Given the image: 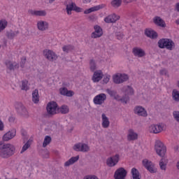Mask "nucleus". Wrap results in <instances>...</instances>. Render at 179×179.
Returning a JSON list of instances; mask_svg holds the SVG:
<instances>
[{
    "label": "nucleus",
    "mask_w": 179,
    "mask_h": 179,
    "mask_svg": "<svg viewBox=\"0 0 179 179\" xmlns=\"http://www.w3.org/2000/svg\"><path fill=\"white\" fill-rule=\"evenodd\" d=\"M15 153V146L11 144H4L0 147V156L3 159H6Z\"/></svg>",
    "instance_id": "f257e3e1"
},
{
    "label": "nucleus",
    "mask_w": 179,
    "mask_h": 179,
    "mask_svg": "<svg viewBox=\"0 0 179 179\" xmlns=\"http://www.w3.org/2000/svg\"><path fill=\"white\" fill-rule=\"evenodd\" d=\"M158 47L159 48H166V50H169V51H172V50L176 47V44L171 39L169 38H163L160 39L158 41Z\"/></svg>",
    "instance_id": "f03ea898"
},
{
    "label": "nucleus",
    "mask_w": 179,
    "mask_h": 179,
    "mask_svg": "<svg viewBox=\"0 0 179 179\" xmlns=\"http://www.w3.org/2000/svg\"><path fill=\"white\" fill-rule=\"evenodd\" d=\"M155 149L157 154L158 156H160V157H164V156H166L167 148L162 141L158 140L155 142Z\"/></svg>",
    "instance_id": "7ed1b4c3"
},
{
    "label": "nucleus",
    "mask_w": 179,
    "mask_h": 179,
    "mask_svg": "<svg viewBox=\"0 0 179 179\" xmlns=\"http://www.w3.org/2000/svg\"><path fill=\"white\" fill-rule=\"evenodd\" d=\"M142 164L148 171L151 173L152 174H155V173H157V168L155 166V164L152 162V161L148 159H144L142 161Z\"/></svg>",
    "instance_id": "20e7f679"
},
{
    "label": "nucleus",
    "mask_w": 179,
    "mask_h": 179,
    "mask_svg": "<svg viewBox=\"0 0 179 179\" xmlns=\"http://www.w3.org/2000/svg\"><path fill=\"white\" fill-rule=\"evenodd\" d=\"M114 83L117 85H120V83H122L124 82H127L129 77L127 74L117 73L113 76V77Z\"/></svg>",
    "instance_id": "39448f33"
},
{
    "label": "nucleus",
    "mask_w": 179,
    "mask_h": 179,
    "mask_svg": "<svg viewBox=\"0 0 179 179\" xmlns=\"http://www.w3.org/2000/svg\"><path fill=\"white\" fill-rule=\"evenodd\" d=\"M164 124H152L149 127V131L151 134H160L164 129Z\"/></svg>",
    "instance_id": "423d86ee"
},
{
    "label": "nucleus",
    "mask_w": 179,
    "mask_h": 179,
    "mask_svg": "<svg viewBox=\"0 0 179 179\" xmlns=\"http://www.w3.org/2000/svg\"><path fill=\"white\" fill-rule=\"evenodd\" d=\"M66 10L67 15H72V10L80 13L82 12L83 9L80 7H78L76 3L71 2L70 4L66 5Z\"/></svg>",
    "instance_id": "0eeeda50"
},
{
    "label": "nucleus",
    "mask_w": 179,
    "mask_h": 179,
    "mask_svg": "<svg viewBox=\"0 0 179 179\" xmlns=\"http://www.w3.org/2000/svg\"><path fill=\"white\" fill-rule=\"evenodd\" d=\"M43 55L46 59H48V61H55L57 60V58H58V56L52 50H50L48 49H45L43 50Z\"/></svg>",
    "instance_id": "6e6552de"
},
{
    "label": "nucleus",
    "mask_w": 179,
    "mask_h": 179,
    "mask_svg": "<svg viewBox=\"0 0 179 179\" xmlns=\"http://www.w3.org/2000/svg\"><path fill=\"white\" fill-rule=\"evenodd\" d=\"M58 108V105L55 101H51L48 103L46 107V110L48 113L50 114V115H54V114H57V108Z\"/></svg>",
    "instance_id": "1a4fd4ad"
},
{
    "label": "nucleus",
    "mask_w": 179,
    "mask_h": 179,
    "mask_svg": "<svg viewBox=\"0 0 179 179\" xmlns=\"http://www.w3.org/2000/svg\"><path fill=\"white\" fill-rule=\"evenodd\" d=\"M127 170L124 168H119L116 170L115 172V179H125V177H127Z\"/></svg>",
    "instance_id": "9d476101"
},
{
    "label": "nucleus",
    "mask_w": 179,
    "mask_h": 179,
    "mask_svg": "<svg viewBox=\"0 0 179 179\" xmlns=\"http://www.w3.org/2000/svg\"><path fill=\"white\" fill-rule=\"evenodd\" d=\"M73 149L76 152H89L90 148L87 144L79 143L73 146Z\"/></svg>",
    "instance_id": "9b49d317"
},
{
    "label": "nucleus",
    "mask_w": 179,
    "mask_h": 179,
    "mask_svg": "<svg viewBox=\"0 0 179 179\" xmlns=\"http://www.w3.org/2000/svg\"><path fill=\"white\" fill-rule=\"evenodd\" d=\"M107 99V95L106 94H99L94 98V104L101 105Z\"/></svg>",
    "instance_id": "f8f14e48"
},
{
    "label": "nucleus",
    "mask_w": 179,
    "mask_h": 179,
    "mask_svg": "<svg viewBox=\"0 0 179 179\" xmlns=\"http://www.w3.org/2000/svg\"><path fill=\"white\" fill-rule=\"evenodd\" d=\"M132 53L134 54V57H138V58H142L146 55V52L145 50L142 49L140 47H135L132 50Z\"/></svg>",
    "instance_id": "ddd939ff"
},
{
    "label": "nucleus",
    "mask_w": 179,
    "mask_h": 179,
    "mask_svg": "<svg viewBox=\"0 0 179 179\" xmlns=\"http://www.w3.org/2000/svg\"><path fill=\"white\" fill-rule=\"evenodd\" d=\"M8 71H17L19 69V64L10 60H6L5 62Z\"/></svg>",
    "instance_id": "4468645a"
},
{
    "label": "nucleus",
    "mask_w": 179,
    "mask_h": 179,
    "mask_svg": "<svg viewBox=\"0 0 179 179\" xmlns=\"http://www.w3.org/2000/svg\"><path fill=\"white\" fill-rule=\"evenodd\" d=\"M94 29L95 31L91 35L92 38H99L103 36V29L100 26L95 25Z\"/></svg>",
    "instance_id": "2eb2a0df"
},
{
    "label": "nucleus",
    "mask_w": 179,
    "mask_h": 179,
    "mask_svg": "<svg viewBox=\"0 0 179 179\" xmlns=\"http://www.w3.org/2000/svg\"><path fill=\"white\" fill-rule=\"evenodd\" d=\"M16 136V129H13L8 131L3 136V141L4 142H8V141H10V139H13V137Z\"/></svg>",
    "instance_id": "dca6fc26"
},
{
    "label": "nucleus",
    "mask_w": 179,
    "mask_h": 179,
    "mask_svg": "<svg viewBox=\"0 0 179 179\" xmlns=\"http://www.w3.org/2000/svg\"><path fill=\"white\" fill-rule=\"evenodd\" d=\"M120 15H117L116 14L109 15L104 18V22L106 23H115L117 20H120Z\"/></svg>",
    "instance_id": "f3484780"
},
{
    "label": "nucleus",
    "mask_w": 179,
    "mask_h": 179,
    "mask_svg": "<svg viewBox=\"0 0 179 179\" xmlns=\"http://www.w3.org/2000/svg\"><path fill=\"white\" fill-rule=\"evenodd\" d=\"M120 161V155H116L114 157H111L109 159H107V164L109 166V167H114L117 163Z\"/></svg>",
    "instance_id": "a211bd4d"
},
{
    "label": "nucleus",
    "mask_w": 179,
    "mask_h": 179,
    "mask_svg": "<svg viewBox=\"0 0 179 179\" xmlns=\"http://www.w3.org/2000/svg\"><path fill=\"white\" fill-rule=\"evenodd\" d=\"M103 8H106V4H101L90 8L85 10L84 11V13L85 15H89V13H92V12H96V10H100V9H103Z\"/></svg>",
    "instance_id": "6ab92c4d"
},
{
    "label": "nucleus",
    "mask_w": 179,
    "mask_h": 179,
    "mask_svg": "<svg viewBox=\"0 0 179 179\" xmlns=\"http://www.w3.org/2000/svg\"><path fill=\"white\" fill-rule=\"evenodd\" d=\"M37 27L41 31H45V30H48V22L43 20L38 21Z\"/></svg>",
    "instance_id": "aec40b11"
},
{
    "label": "nucleus",
    "mask_w": 179,
    "mask_h": 179,
    "mask_svg": "<svg viewBox=\"0 0 179 179\" xmlns=\"http://www.w3.org/2000/svg\"><path fill=\"white\" fill-rule=\"evenodd\" d=\"M134 113L135 114H137L138 115H141V117H147L148 115V113L146 112L145 108H143V107L142 106H136L134 108Z\"/></svg>",
    "instance_id": "412c9836"
},
{
    "label": "nucleus",
    "mask_w": 179,
    "mask_h": 179,
    "mask_svg": "<svg viewBox=\"0 0 179 179\" xmlns=\"http://www.w3.org/2000/svg\"><path fill=\"white\" fill-rule=\"evenodd\" d=\"M103 79V72L100 70L96 71L94 73L93 77H92V80L93 82H100Z\"/></svg>",
    "instance_id": "4be33fe9"
},
{
    "label": "nucleus",
    "mask_w": 179,
    "mask_h": 179,
    "mask_svg": "<svg viewBox=\"0 0 179 179\" xmlns=\"http://www.w3.org/2000/svg\"><path fill=\"white\" fill-rule=\"evenodd\" d=\"M29 13L32 16H46L47 15V12L44 10H29Z\"/></svg>",
    "instance_id": "5701e85b"
},
{
    "label": "nucleus",
    "mask_w": 179,
    "mask_h": 179,
    "mask_svg": "<svg viewBox=\"0 0 179 179\" xmlns=\"http://www.w3.org/2000/svg\"><path fill=\"white\" fill-rule=\"evenodd\" d=\"M138 139V134L136 133L134 129H130L128 131L127 140L128 141H136Z\"/></svg>",
    "instance_id": "b1692460"
},
{
    "label": "nucleus",
    "mask_w": 179,
    "mask_h": 179,
    "mask_svg": "<svg viewBox=\"0 0 179 179\" xmlns=\"http://www.w3.org/2000/svg\"><path fill=\"white\" fill-rule=\"evenodd\" d=\"M153 22L157 26H159L160 27H166V22H164V20L162 19L160 17H155L153 19Z\"/></svg>",
    "instance_id": "393cba45"
},
{
    "label": "nucleus",
    "mask_w": 179,
    "mask_h": 179,
    "mask_svg": "<svg viewBox=\"0 0 179 179\" xmlns=\"http://www.w3.org/2000/svg\"><path fill=\"white\" fill-rule=\"evenodd\" d=\"M145 34L147 37H150V38H157V33L152 29H145Z\"/></svg>",
    "instance_id": "a878e982"
},
{
    "label": "nucleus",
    "mask_w": 179,
    "mask_h": 179,
    "mask_svg": "<svg viewBox=\"0 0 179 179\" xmlns=\"http://www.w3.org/2000/svg\"><path fill=\"white\" fill-rule=\"evenodd\" d=\"M32 101L35 104L38 103V101H40V95L38 94V90H35L32 92Z\"/></svg>",
    "instance_id": "bb28decb"
},
{
    "label": "nucleus",
    "mask_w": 179,
    "mask_h": 179,
    "mask_svg": "<svg viewBox=\"0 0 179 179\" xmlns=\"http://www.w3.org/2000/svg\"><path fill=\"white\" fill-rule=\"evenodd\" d=\"M78 160H79V155H77L76 157H73L65 162L64 166L65 167H69V166H71V164L76 163Z\"/></svg>",
    "instance_id": "cd10ccee"
},
{
    "label": "nucleus",
    "mask_w": 179,
    "mask_h": 179,
    "mask_svg": "<svg viewBox=\"0 0 179 179\" xmlns=\"http://www.w3.org/2000/svg\"><path fill=\"white\" fill-rule=\"evenodd\" d=\"M102 127L103 128H108L110 127V120L104 113L102 114Z\"/></svg>",
    "instance_id": "c85d7f7f"
},
{
    "label": "nucleus",
    "mask_w": 179,
    "mask_h": 179,
    "mask_svg": "<svg viewBox=\"0 0 179 179\" xmlns=\"http://www.w3.org/2000/svg\"><path fill=\"white\" fill-rule=\"evenodd\" d=\"M131 174L132 175L133 179H141V173L136 168L131 169Z\"/></svg>",
    "instance_id": "c756f323"
},
{
    "label": "nucleus",
    "mask_w": 179,
    "mask_h": 179,
    "mask_svg": "<svg viewBox=\"0 0 179 179\" xmlns=\"http://www.w3.org/2000/svg\"><path fill=\"white\" fill-rule=\"evenodd\" d=\"M8 27V21L6 19L0 20V33Z\"/></svg>",
    "instance_id": "7c9ffc66"
},
{
    "label": "nucleus",
    "mask_w": 179,
    "mask_h": 179,
    "mask_svg": "<svg viewBox=\"0 0 179 179\" xmlns=\"http://www.w3.org/2000/svg\"><path fill=\"white\" fill-rule=\"evenodd\" d=\"M124 93L127 96H132L134 94V89L131 86H127L123 88Z\"/></svg>",
    "instance_id": "2f4dec72"
},
{
    "label": "nucleus",
    "mask_w": 179,
    "mask_h": 179,
    "mask_svg": "<svg viewBox=\"0 0 179 179\" xmlns=\"http://www.w3.org/2000/svg\"><path fill=\"white\" fill-rule=\"evenodd\" d=\"M159 166L161 170H166L167 169V160L164 158H162L159 162Z\"/></svg>",
    "instance_id": "473e14b6"
},
{
    "label": "nucleus",
    "mask_w": 179,
    "mask_h": 179,
    "mask_svg": "<svg viewBox=\"0 0 179 179\" xmlns=\"http://www.w3.org/2000/svg\"><path fill=\"white\" fill-rule=\"evenodd\" d=\"M122 3V0H112L110 2L111 6L113 8H120Z\"/></svg>",
    "instance_id": "72a5a7b5"
},
{
    "label": "nucleus",
    "mask_w": 179,
    "mask_h": 179,
    "mask_svg": "<svg viewBox=\"0 0 179 179\" xmlns=\"http://www.w3.org/2000/svg\"><path fill=\"white\" fill-rule=\"evenodd\" d=\"M172 97L175 101H179V91L177 90H173L172 92Z\"/></svg>",
    "instance_id": "f704fd0d"
},
{
    "label": "nucleus",
    "mask_w": 179,
    "mask_h": 179,
    "mask_svg": "<svg viewBox=\"0 0 179 179\" xmlns=\"http://www.w3.org/2000/svg\"><path fill=\"white\" fill-rule=\"evenodd\" d=\"M50 143H51V137L50 136H46L43 141V147L46 148Z\"/></svg>",
    "instance_id": "c9c22d12"
},
{
    "label": "nucleus",
    "mask_w": 179,
    "mask_h": 179,
    "mask_svg": "<svg viewBox=\"0 0 179 179\" xmlns=\"http://www.w3.org/2000/svg\"><path fill=\"white\" fill-rule=\"evenodd\" d=\"M22 90H29V81L24 80L22 81V85H21Z\"/></svg>",
    "instance_id": "e433bc0d"
},
{
    "label": "nucleus",
    "mask_w": 179,
    "mask_h": 179,
    "mask_svg": "<svg viewBox=\"0 0 179 179\" xmlns=\"http://www.w3.org/2000/svg\"><path fill=\"white\" fill-rule=\"evenodd\" d=\"M60 112L62 114H68V113H69V108L68 106L63 105L60 108Z\"/></svg>",
    "instance_id": "4c0bfd02"
},
{
    "label": "nucleus",
    "mask_w": 179,
    "mask_h": 179,
    "mask_svg": "<svg viewBox=\"0 0 179 179\" xmlns=\"http://www.w3.org/2000/svg\"><path fill=\"white\" fill-rule=\"evenodd\" d=\"M30 140H29L22 147L20 153H24L30 148Z\"/></svg>",
    "instance_id": "58836bf2"
},
{
    "label": "nucleus",
    "mask_w": 179,
    "mask_h": 179,
    "mask_svg": "<svg viewBox=\"0 0 179 179\" xmlns=\"http://www.w3.org/2000/svg\"><path fill=\"white\" fill-rule=\"evenodd\" d=\"M18 34H19L18 31L10 32L7 34V37H8V38H10V40H13V38H15V37H16V36H17Z\"/></svg>",
    "instance_id": "ea45409f"
},
{
    "label": "nucleus",
    "mask_w": 179,
    "mask_h": 179,
    "mask_svg": "<svg viewBox=\"0 0 179 179\" xmlns=\"http://www.w3.org/2000/svg\"><path fill=\"white\" fill-rule=\"evenodd\" d=\"M62 50L64 52H69V51H72V50H73V45H64L63 46Z\"/></svg>",
    "instance_id": "a19ab883"
},
{
    "label": "nucleus",
    "mask_w": 179,
    "mask_h": 179,
    "mask_svg": "<svg viewBox=\"0 0 179 179\" xmlns=\"http://www.w3.org/2000/svg\"><path fill=\"white\" fill-rule=\"evenodd\" d=\"M90 65L92 72H94V71H96V62H94V60L91 59L90 62Z\"/></svg>",
    "instance_id": "79ce46f5"
},
{
    "label": "nucleus",
    "mask_w": 179,
    "mask_h": 179,
    "mask_svg": "<svg viewBox=\"0 0 179 179\" xmlns=\"http://www.w3.org/2000/svg\"><path fill=\"white\" fill-rule=\"evenodd\" d=\"M107 93L110 96V97H115V99H117V92L114 90H106Z\"/></svg>",
    "instance_id": "37998d69"
},
{
    "label": "nucleus",
    "mask_w": 179,
    "mask_h": 179,
    "mask_svg": "<svg viewBox=\"0 0 179 179\" xmlns=\"http://www.w3.org/2000/svg\"><path fill=\"white\" fill-rule=\"evenodd\" d=\"M111 76L108 74H106L103 76V83L107 84L108 82H110V78Z\"/></svg>",
    "instance_id": "c03bdc74"
},
{
    "label": "nucleus",
    "mask_w": 179,
    "mask_h": 179,
    "mask_svg": "<svg viewBox=\"0 0 179 179\" xmlns=\"http://www.w3.org/2000/svg\"><path fill=\"white\" fill-rule=\"evenodd\" d=\"M59 92H60V94H62V96H66V92H68V89L65 87L60 88Z\"/></svg>",
    "instance_id": "a18cd8bd"
},
{
    "label": "nucleus",
    "mask_w": 179,
    "mask_h": 179,
    "mask_svg": "<svg viewBox=\"0 0 179 179\" xmlns=\"http://www.w3.org/2000/svg\"><path fill=\"white\" fill-rule=\"evenodd\" d=\"M74 94H75V92H73V91H71V90H67L66 93V96L67 97H72V96H73Z\"/></svg>",
    "instance_id": "49530a36"
},
{
    "label": "nucleus",
    "mask_w": 179,
    "mask_h": 179,
    "mask_svg": "<svg viewBox=\"0 0 179 179\" xmlns=\"http://www.w3.org/2000/svg\"><path fill=\"white\" fill-rule=\"evenodd\" d=\"M116 36H117V40H122V38L124 37V34H122V33L121 32H117L116 34Z\"/></svg>",
    "instance_id": "de8ad7c7"
},
{
    "label": "nucleus",
    "mask_w": 179,
    "mask_h": 179,
    "mask_svg": "<svg viewBox=\"0 0 179 179\" xmlns=\"http://www.w3.org/2000/svg\"><path fill=\"white\" fill-rule=\"evenodd\" d=\"M84 179H99L97 176L93 175V176H87L84 178Z\"/></svg>",
    "instance_id": "09e8293b"
},
{
    "label": "nucleus",
    "mask_w": 179,
    "mask_h": 179,
    "mask_svg": "<svg viewBox=\"0 0 179 179\" xmlns=\"http://www.w3.org/2000/svg\"><path fill=\"white\" fill-rule=\"evenodd\" d=\"M122 102L124 103V104H127V103H128V101H129V97L126 96L124 98H122L121 99Z\"/></svg>",
    "instance_id": "8fccbe9b"
},
{
    "label": "nucleus",
    "mask_w": 179,
    "mask_h": 179,
    "mask_svg": "<svg viewBox=\"0 0 179 179\" xmlns=\"http://www.w3.org/2000/svg\"><path fill=\"white\" fill-rule=\"evenodd\" d=\"M25 62H26V58L24 57H23L21 59V68H24Z\"/></svg>",
    "instance_id": "3c124183"
},
{
    "label": "nucleus",
    "mask_w": 179,
    "mask_h": 179,
    "mask_svg": "<svg viewBox=\"0 0 179 179\" xmlns=\"http://www.w3.org/2000/svg\"><path fill=\"white\" fill-rule=\"evenodd\" d=\"M3 128H5L3 122L0 120V131H3Z\"/></svg>",
    "instance_id": "603ef678"
},
{
    "label": "nucleus",
    "mask_w": 179,
    "mask_h": 179,
    "mask_svg": "<svg viewBox=\"0 0 179 179\" xmlns=\"http://www.w3.org/2000/svg\"><path fill=\"white\" fill-rule=\"evenodd\" d=\"M18 106H20V110H22L24 113L26 112V108H24L22 103H18Z\"/></svg>",
    "instance_id": "864d4df0"
},
{
    "label": "nucleus",
    "mask_w": 179,
    "mask_h": 179,
    "mask_svg": "<svg viewBox=\"0 0 179 179\" xmlns=\"http://www.w3.org/2000/svg\"><path fill=\"white\" fill-rule=\"evenodd\" d=\"M8 121H9V122H15V117L10 116V117L8 118Z\"/></svg>",
    "instance_id": "5fc2aeb1"
},
{
    "label": "nucleus",
    "mask_w": 179,
    "mask_h": 179,
    "mask_svg": "<svg viewBox=\"0 0 179 179\" xmlns=\"http://www.w3.org/2000/svg\"><path fill=\"white\" fill-rule=\"evenodd\" d=\"M167 73V70L166 69H162L160 71V74L161 75H166Z\"/></svg>",
    "instance_id": "6e6d98bb"
},
{
    "label": "nucleus",
    "mask_w": 179,
    "mask_h": 179,
    "mask_svg": "<svg viewBox=\"0 0 179 179\" xmlns=\"http://www.w3.org/2000/svg\"><path fill=\"white\" fill-rule=\"evenodd\" d=\"M175 9L177 12H179V2L176 4Z\"/></svg>",
    "instance_id": "4d7b16f0"
},
{
    "label": "nucleus",
    "mask_w": 179,
    "mask_h": 179,
    "mask_svg": "<svg viewBox=\"0 0 179 179\" xmlns=\"http://www.w3.org/2000/svg\"><path fill=\"white\" fill-rule=\"evenodd\" d=\"M136 0H124L126 3H131V2H135Z\"/></svg>",
    "instance_id": "13d9d810"
},
{
    "label": "nucleus",
    "mask_w": 179,
    "mask_h": 179,
    "mask_svg": "<svg viewBox=\"0 0 179 179\" xmlns=\"http://www.w3.org/2000/svg\"><path fill=\"white\" fill-rule=\"evenodd\" d=\"M83 2L84 3H90V2H92V0H83Z\"/></svg>",
    "instance_id": "bf43d9fd"
},
{
    "label": "nucleus",
    "mask_w": 179,
    "mask_h": 179,
    "mask_svg": "<svg viewBox=\"0 0 179 179\" xmlns=\"http://www.w3.org/2000/svg\"><path fill=\"white\" fill-rule=\"evenodd\" d=\"M175 23H176V24H178V26H179V18L176 20Z\"/></svg>",
    "instance_id": "052dcab7"
},
{
    "label": "nucleus",
    "mask_w": 179,
    "mask_h": 179,
    "mask_svg": "<svg viewBox=\"0 0 179 179\" xmlns=\"http://www.w3.org/2000/svg\"><path fill=\"white\" fill-rule=\"evenodd\" d=\"M55 0H49V2H54Z\"/></svg>",
    "instance_id": "680f3d73"
},
{
    "label": "nucleus",
    "mask_w": 179,
    "mask_h": 179,
    "mask_svg": "<svg viewBox=\"0 0 179 179\" xmlns=\"http://www.w3.org/2000/svg\"><path fill=\"white\" fill-rule=\"evenodd\" d=\"M178 87H179V80H178Z\"/></svg>",
    "instance_id": "e2e57ef3"
},
{
    "label": "nucleus",
    "mask_w": 179,
    "mask_h": 179,
    "mask_svg": "<svg viewBox=\"0 0 179 179\" xmlns=\"http://www.w3.org/2000/svg\"><path fill=\"white\" fill-rule=\"evenodd\" d=\"M15 108H19L17 107V105H15Z\"/></svg>",
    "instance_id": "0e129e2a"
},
{
    "label": "nucleus",
    "mask_w": 179,
    "mask_h": 179,
    "mask_svg": "<svg viewBox=\"0 0 179 179\" xmlns=\"http://www.w3.org/2000/svg\"><path fill=\"white\" fill-rule=\"evenodd\" d=\"M0 145H2V143H0Z\"/></svg>",
    "instance_id": "69168bd1"
},
{
    "label": "nucleus",
    "mask_w": 179,
    "mask_h": 179,
    "mask_svg": "<svg viewBox=\"0 0 179 179\" xmlns=\"http://www.w3.org/2000/svg\"><path fill=\"white\" fill-rule=\"evenodd\" d=\"M0 48H1V45H0Z\"/></svg>",
    "instance_id": "338daca9"
}]
</instances>
